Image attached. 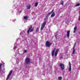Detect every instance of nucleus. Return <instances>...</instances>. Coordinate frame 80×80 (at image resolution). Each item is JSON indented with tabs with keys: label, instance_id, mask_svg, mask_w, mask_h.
I'll list each match as a JSON object with an SVG mask.
<instances>
[{
	"label": "nucleus",
	"instance_id": "obj_1",
	"mask_svg": "<svg viewBox=\"0 0 80 80\" xmlns=\"http://www.w3.org/2000/svg\"><path fill=\"white\" fill-rule=\"evenodd\" d=\"M56 49L55 48H54L53 49L52 51V56L53 57V56H54L55 57H57V54H58V52L59 51V49H57L56 51L55 50Z\"/></svg>",
	"mask_w": 80,
	"mask_h": 80
},
{
	"label": "nucleus",
	"instance_id": "obj_2",
	"mask_svg": "<svg viewBox=\"0 0 80 80\" xmlns=\"http://www.w3.org/2000/svg\"><path fill=\"white\" fill-rule=\"evenodd\" d=\"M5 65V63L2 62V63H1L0 64V75H1L3 73L5 72V69H3L2 70V65Z\"/></svg>",
	"mask_w": 80,
	"mask_h": 80
},
{
	"label": "nucleus",
	"instance_id": "obj_3",
	"mask_svg": "<svg viewBox=\"0 0 80 80\" xmlns=\"http://www.w3.org/2000/svg\"><path fill=\"white\" fill-rule=\"evenodd\" d=\"M33 31V28L32 27H31L29 28V29L27 31L28 34H29V32H32Z\"/></svg>",
	"mask_w": 80,
	"mask_h": 80
},
{
	"label": "nucleus",
	"instance_id": "obj_4",
	"mask_svg": "<svg viewBox=\"0 0 80 80\" xmlns=\"http://www.w3.org/2000/svg\"><path fill=\"white\" fill-rule=\"evenodd\" d=\"M12 72H13V71L12 70L11 71L9 74L8 75L7 77L6 78V80H8V79H9V78H10V77L11 74H12Z\"/></svg>",
	"mask_w": 80,
	"mask_h": 80
},
{
	"label": "nucleus",
	"instance_id": "obj_5",
	"mask_svg": "<svg viewBox=\"0 0 80 80\" xmlns=\"http://www.w3.org/2000/svg\"><path fill=\"white\" fill-rule=\"evenodd\" d=\"M52 45V43H50V42L48 41H47L46 42V46L47 47H49L50 45Z\"/></svg>",
	"mask_w": 80,
	"mask_h": 80
},
{
	"label": "nucleus",
	"instance_id": "obj_6",
	"mask_svg": "<svg viewBox=\"0 0 80 80\" xmlns=\"http://www.w3.org/2000/svg\"><path fill=\"white\" fill-rule=\"evenodd\" d=\"M20 35H21L22 37H25V31H23L22 32H21L20 34Z\"/></svg>",
	"mask_w": 80,
	"mask_h": 80
},
{
	"label": "nucleus",
	"instance_id": "obj_7",
	"mask_svg": "<svg viewBox=\"0 0 80 80\" xmlns=\"http://www.w3.org/2000/svg\"><path fill=\"white\" fill-rule=\"evenodd\" d=\"M30 58H26V60H25V62L27 64H28L30 63Z\"/></svg>",
	"mask_w": 80,
	"mask_h": 80
},
{
	"label": "nucleus",
	"instance_id": "obj_8",
	"mask_svg": "<svg viewBox=\"0 0 80 80\" xmlns=\"http://www.w3.org/2000/svg\"><path fill=\"white\" fill-rule=\"evenodd\" d=\"M59 66L61 68L62 70H64L65 67H64V64L62 63H61L59 64Z\"/></svg>",
	"mask_w": 80,
	"mask_h": 80
},
{
	"label": "nucleus",
	"instance_id": "obj_9",
	"mask_svg": "<svg viewBox=\"0 0 80 80\" xmlns=\"http://www.w3.org/2000/svg\"><path fill=\"white\" fill-rule=\"evenodd\" d=\"M70 31H68L67 32V37H68V38H69L70 37Z\"/></svg>",
	"mask_w": 80,
	"mask_h": 80
},
{
	"label": "nucleus",
	"instance_id": "obj_10",
	"mask_svg": "<svg viewBox=\"0 0 80 80\" xmlns=\"http://www.w3.org/2000/svg\"><path fill=\"white\" fill-rule=\"evenodd\" d=\"M69 70L70 72L72 70V67L71 66V64L70 63V62H69Z\"/></svg>",
	"mask_w": 80,
	"mask_h": 80
},
{
	"label": "nucleus",
	"instance_id": "obj_11",
	"mask_svg": "<svg viewBox=\"0 0 80 80\" xmlns=\"http://www.w3.org/2000/svg\"><path fill=\"white\" fill-rule=\"evenodd\" d=\"M27 8L28 9H30V7H31V6L30 4H28L27 6Z\"/></svg>",
	"mask_w": 80,
	"mask_h": 80
},
{
	"label": "nucleus",
	"instance_id": "obj_12",
	"mask_svg": "<svg viewBox=\"0 0 80 80\" xmlns=\"http://www.w3.org/2000/svg\"><path fill=\"white\" fill-rule=\"evenodd\" d=\"M55 15V13L54 12H52L51 15V17L52 18V17H54Z\"/></svg>",
	"mask_w": 80,
	"mask_h": 80
},
{
	"label": "nucleus",
	"instance_id": "obj_13",
	"mask_svg": "<svg viewBox=\"0 0 80 80\" xmlns=\"http://www.w3.org/2000/svg\"><path fill=\"white\" fill-rule=\"evenodd\" d=\"M77 27L75 26L74 28V31L73 33H75L76 32V30H77Z\"/></svg>",
	"mask_w": 80,
	"mask_h": 80
},
{
	"label": "nucleus",
	"instance_id": "obj_14",
	"mask_svg": "<svg viewBox=\"0 0 80 80\" xmlns=\"http://www.w3.org/2000/svg\"><path fill=\"white\" fill-rule=\"evenodd\" d=\"M17 46H16V44H15L14 45V46L13 47V49L14 50H16V49L17 48Z\"/></svg>",
	"mask_w": 80,
	"mask_h": 80
},
{
	"label": "nucleus",
	"instance_id": "obj_15",
	"mask_svg": "<svg viewBox=\"0 0 80 80\" xmlns=\"http://www.w3.org/2000/svg\"><path fill=\"white\" fill-rule=\"evenodd\" d=\"M52 13V12H49L48 14H47V17H49L51 14Z\"/></svg>",
	"mask_w": 80,
	"mask_h": 80
},
{
	"label": "nucleus",
	"instance_id": "obj_16",
	"mask_svg": "<svg viewBox=\"0 0 80 80\" xmlns=\"http://www.w3.org/2000/svg\"><path fill=\"white\" fill-rule=\"evenodd\" d=\"M75 52V47H73V51L72 52V54H74Z\"/></svg>",
	"mask_w": 80,
	"mask_h": 80
},
{
	"label": "nucleus",
	"instance_id": "obj_17",
	"mask_svg": "<svg viewBox=\"0 0 80 80\" xmlns=\"http://www.w3.org/2000/svg\"><path fill=\"white\" fill-rule=\"evenodd\" d=\"M46 24V21H45L42 25V26H43V27H45V25Z\"/></svg>",
	"mask_w": 80,
	"mask_h": 80
},
{
	"label": "nucleus",
	"instance_id": "obj_18",
	"mask_svg": "<svg viewBox=\"0 0 80 80\" xmlns=\"http://www.w3.org/2000/svg\"><path fill=\"white\" fill-rule=\"evenodd\" d=\"M24 19L26 20H27L28 19V18H27V16H25L24 17Z\"/></svg>",
	"mask_w": 80,
	"mask_h": 80
},
{
	"label": "nucleus",
	"instance_id": "obj_19",
	"mask_svg": "<svg viewBox=\"0 0 80 80\" xmlns=\"http://www.w3.org/2000/svg\"><path fill=\"white\" fill-rule=\"evenodd\" d=\"M44 28V26H42L41 30H42L43 29V28Z\"/></svg>",
	"mask_w": 80,
	"mask_h": 80
},
{
	"label": "nucleus",
	"instance_id": "obj_20",
	"mask_svg": "<svg viewBox=\"0 0 80 80\" xmlns=\"http://www.w3.org/2000/svg\"><path fill=\"white\" fill-rule=\"evenodd\" d=\"M80 4L78 3L76 4V5L75 6V7H78V6H80Z\"/></svg>",
	"mask_w": 80,
	"mask_h": 80
},
{
	"label": "nucleus",
	"instance_id": "obj_21",
	"mask_svg": "<svg viewBox=\"0 0 80 80\" xmlns=\"http://www.w3.org/2000/svg\"><path fill=\"white\" fill-rule=\"evenodd\" d=\"M39 30V28H37L36 30V32H38Z\"/></svg>",
	"mask_w": 80,
	"mask_h": 80
},
{
	"label": "nucleus",
	"instance_id": "obj_22",
	"mask_svg": "<svg viewBox=\"0 0 80 80\" xmlns=\"http://www.w3.org/2000/svg\"><path fill=\"white\" fill-rule=\"evenodd\" d=\"M38 5V3L36 2L35 3V7H37V6Z\"/></svg>",
	"mask_w": 80,
	"mask_h": 80
},
{
	"label": "nucleus",
	"instance_id": "obj_23",
	"mask_svg": "<svg viewBox=\"0 0 80 80\" xmlns=\"http://www.w3.org/2000/svg\"><path fill=\"white\" fill-rule=\"evenodd\" d=\"M62 78L61 77H59L58 78V79H59V80H61Z\"/></svg>",
	"mask_w": 80,
	"mask_h": 80
},
{
	"label": "nucleus",
	"instance_id": "obj_24",
	"mask_svg": "<svg viewBox=\"0 0 80 80\" xmlns=\"http://www.w3.org/2000/svg\"><path fill=\"white\" fill-rule=\"evenodd\" d=\"M55 37H56V39H57V35H55Z\"/></svg>",
	"mask_w": 80,
	"mask_h": 80
},
{
	"label": "nucleus",
	"instance_id": "obj_25",
	"mask_svg": "<svg viewBox=\"0 0 80 80\" xmlns=\"http://www.w3.org/2000/svg\"><path fill=\"white\" fill-rule=\"evenodd\" d=\"M27 52V50H25V51H24V53H26V52Z\"/></svg>",
	"mask_w": 80,
	"mask_h": 80
},
{
	"label": "nucleus",
	"instance_id": "obj_26",
	"mask_svg": "<svg viewBox=\"0 0 80 80\" xmlns=\"http://www.w3.org/2000/svg\"><path fill=\"white\" fill-rule=\"evenodd\" d=\"M61 5H63V2H62L61 3Z\"/></svg>",
	"mask_w": 80,
	"mask_h": 80
},
{
	"label": "nucleus",
	"instance_id": "obj_27",
	"mask_svg": "<svg viewBox=\"0 0 80 80\" xmlns=\"http://www.w3.org/2000/svg\"><path fill=\"white\" fill-rule=\"evenodd\" d=\"M76 45V43H75L74 44V46L73 47H75V46Z\"/></svg>",
	"mask_w": 80,
	"mask_h": 80
},
{
	"label": "nucleus",
	"instance_id": "obj_28",
	"mask_svg": "<svg viewBox=\"0 0 80 80\" xmlns=\"http://www.w3.org/2000/svg\"><path fill=\"white\" fill-rule=\"evenodd\" d=\"M79 15H80V11H79Z\"/></svg>",
	"mask_w": 80,
	"mask_h": 80
},
{
	"label": "nucleus",
	"instance_id": "obj_29",
	"mask_svg": "<svg viewBox=\"0 0 80 80\" xmlns=\"http://www.w3.org/2000/svg\"><path fill=\"white\" fill-rule=\"evenodd\" d=\"M63 58V57H61V58Z\"/></svg>",
	"mask_w": 80,
	"mask_h": 80
},
{
	"label": "nucleus",
	"instance_id": "obj_30",
	"mask_svg": "<svg viewBox=\"0 0 80 80\" xmlns=\"http://www.w3.org/2000/svg\"><path fill=\"white\" fill-rule=\"evenodd\" d=\"M21 12H22V11H21V12H20V13H21Z\"/></svg>",
	"mask_w": 80,
	"mask_h": 80
},
{
	"label": "nucleus",
	"instance_id": "obj_31",
	"mask_svg": "<svg viewBox=\"0 0 80 80\" xmlns=\"http://www.w3.org/2000/svg\"><path fill=\"white\" fill-rule=\"evenodd\" d=\"M17 53H18V52Z\"/></svg>",
	"mask_w": 80,
	"mask_h": 80
},
{
	"label": "nucleus",
	"instance_id": "obj_32",
	"mask_svg": "<svg viewBox=\"0 0 80 80\" xmlns=\"http://www.w3.org/2000/svg\"><path fill=\"white\" fill-rule=\"evenodd\" d=\"M13 21H14V20H13Z\"/></svg>",
	"mask_w": 80,
	"mask_h": 80
},
{
	"label": "nucleus",
	"instance_id": "obj_33",
	"mask_svg": "<svg viewBox=\"0 0 80 80\" xmlns=\"http://www.w3.org/2000/svg\"><path fill=\"white\" fill-rule=\"evenodd\" d=\"M16 53H17V52H16Z\"/></svg>",
	"mask_w": 80,
	"mask_h": 80
},
{
	"label": "nucleus",
	"instance_id": "obj_34",
	"mask_svg": "<svg viewBox=\"0 0 80 80\" xmlns=\"http://www.w3.org/2000/svg\"><path fill=\"white\" fill-rule=\"evenodd\" d=\"M14 20H15V19H14Z\"/></svg>",
	"mask_w": 80,
	"mask_h": 80
}]
</instances>
